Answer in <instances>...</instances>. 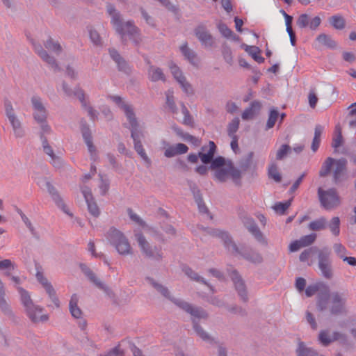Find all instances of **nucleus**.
<instances>
[{"instance_id": "nucleus-48", "label": "nucleus", "mask_w": 356, "mask_h": 356, "mask_svg": "<svg viewBox=\"0 0 356 356\" xmlns=\"http://www.w3.org/2000/svg\"><path fill=\"white\" fill-rule=\"evenodd\" d=\"M332 336L330 335L328 330H321L318 337L319 342L325 347L328 346L331 343Z\"/></svg>"}, {"instance_id": "nucleus-41", "label": "nucleus", "mask_w": 356, "mask_h": 356, "mask_svg": "<svg viewBox=\"0 0 356 356\" xmlns=\"http://www.w3.org/2000/svg\"><path fill=\"white\" fill-rule=\"evenodd\" d=\"M184 274L188 276L191 280L195 281L197 282L200 283H206V280L199 275L197 273L194 271L191 267L189 266H184L182 269Z\"/></svg>"}, {"instance_id": "nucleus-33", "label": "nucleus", "mask_w": 356, "mask_h": 356, "mask_svg": "<svg viewBox=\"0 0 356 356\" xmlns=\"http://www.w3.org/2000/svg\"><path fill=\"white\" fill-rule=\"evenodd\" d=\"M79 297L76 293H74L70 298L69 303V309L72 316L75 318H80L83 312L80 307L78 306Z\"/></svg>"}, {"instance_id": "nucleus-57", "label": "nucleus", "mask_w": 356, "mask_h": 356, "mask_svg": "<svg viewBox=\"0 0 356 356\" xmlns=\"http://www.w3.org/2000/svg\"><path fill=\"white\" fill-rule=\"evenodd\" d=\"M217 27L222 35L226 38H229L233 35V31L225 23H219Z\"/></svg>"}, {"instance_id": "nucleus-56", "label": "nucleus", "mask_w": 356, "mask_h": 356, "mask_svg": "<svg viewBox=\"0 0 356 356\" xmlns=\"http://www.w3.org/2000/svg\"><path fill=\"white\" fill-rule=\"evenodd\" d=\"M139 10L141 13L142 17L145 20L146 23L151 27L155 28L156 26V24L154 18L149 15L148 13L143 7H140Z\"/></svg>"}, {"instance_id": "nucleus-31", "label": "nucleus", "mask_w": 356, "mask_h": 356, "mask_svg": "<svg viewBox=\"0 0 356 356\" xmlns=\"http://www.w3.org/2000/svg\"><path fill=\"white\" fill-rule=\"evenodd\" d=\"M188 147L183 143H178L176 145L168 147L165 152L164 156L167 158H171L178 154H185L188 152Z\"/></svg>"}, {"instance_id": "nucleus-27", "label": "nucleus", "mask_w": 356, "mask_h": 356, "mask_svg": "<svg viewBox=\"0 0 356 356\" xmlns=\"http://www.w3.org/2000/svg\"><path fill=\"white\" fill-rule=\"evenodd\" d=\"M46 187L55 204L60 208L64 213L72 216V214L70 213L69 209L56 188L49 181H47Z\"/></svg>"}, {"instance_id": "nucleus-30", "label": "nucleus", "mask_w": 356, "mask_h": 356, "mask_svg": "<svg viewBox=\"0 0 356 356\" xmlns=\"http://www.w3.org/2000/svg\"><path fill=\"white\" fill-rule=\"evenodd\" d=\"M108 98L124 112L127 118L135 114L132 106L124 102L121 97L118 95H109Z\"/></svg>"}, {"instance_id": "nucleus-4", "label": "nucleus", "mask_w": 356, "mask_h": 356, "mask_svg": "<svg viewBox=\"0 0 356 356\" xmlns=\"http://www.w3.org/2000/svg\"><path fill=\"white\" fill-rule=\"evenodd\" d=\"M217 147L213 141H209V146H202V151L199 152V156L204 164L211 163V170H218L226 165L225 159L222 156L214 159Z\"/></svg>"}, {"instance_id": "nucleus-46", "label": "nucleus", "mask_w": 356, "mask_h": 356, "mask_svg": "<svg viewBox=\"0 0 356 356\" xmlns=\"http://www.w3.org/2000/svg\"><path fill=\"white\" fill-rule=\"evenodd\" d=\"M319 252H321V249H319L316 246H313L309 248H307L300 254V260L301 261H306L311 256H313L314 254H317V256L318 257Z\"/></svg>"}, {"instance_id": "nucleus-54", "label": "nucleus", "mask_w": 356, "mask_h": 356, "mask_svg": "<svg viewBox=\"0 0 356 356\" xmlns=\"http://www.w3.org/2000/svg\"><path fill=\"white\" fill-rule=\"evenodd\" d=\"M292 198L285 202H277L273 206V209L276 213L284 214L286 209L291 206Z\"/></svg>"}, {"instance_id": "nucleus-40", "label": "nucleus", "mask_w": 356, "mask_h": 356, "mask_svg": "<svg viewBox=\"0 0 356 356\" xmlns=\"http://www.w3.org/2000/svg\"><path fill=\"white\" fill-rule=\"evenodd\" d=\"M44 45L46 49L54 52L56 55H59L63 51L60 43L54 41L51 37L44 42Z\"/></svg>"}, {"instance_id": "nucleus-51", "label": "nucleus", "mask_w": 356, "mask_h": 356, "mask_svg": "<svg viewBox=\"0 0 356 356\" xmlns=\"http://www.w3.org/2000/svg\"><path fill=\"white\" fill-rule=\"evenodd\" d=\"M328 227L330 229L331 232L334 236H338L340 233V219L339 217L335 216L333 217L330 223L328 224Z\"/></svg>"}, {"instance_id": "nucleus-20", "label": "nucleus", "mask_w": 356, "mask_h": 356, "mask_svg": "<svg viewBox=\"0 0 356 356\" xmlns=\"http://www.w3.org/2000/svg\"><path fill=\"white\" fill-rule=\"evenodd\" d=\"M81 131L84 142L86 143L88 147V149L90 152V159L94 161H97L99 159L98 152L97 151L96 147L92 143V137L91 135L90 129L86 122L81 124Z\"/></svg>"}, {"instance_id": "nucleus-42", "label": "nucleus", "mask_w": 356, "mask_h": 356, "mask_svg": "<svg viewBox=\"0 0 356 356\" xmlns=\"http://www.w3.org/2000/svg\"><path fill=\"white\" fill-rule=\"evenodd\" d=\"M327 220L325 217H321L320 218L311 222L309 224V229L312 231H320L325 229L327 227Z\"/></svg>"}, {"instance_id": "nucleus-50", "label": "nucleus", "mask_w": 356, "mask_h": 356, "mask_svg": "<svg viewBox=\"0 0 356 356\" xmlns=\"http://www.w3.org/2000/svg\"><path fill=\"white\" fill-rule=\"evenodd\" d=\"M240 120L238 118H234L227 126V134L231 137L237 136L235 134L239 128Z\"/></svg>"}, {"instance_id": "nucleus-36", "label": "nucleus", "mask_w": 356, "mask_h": 356, "mask_svg": "<svg viewBox=\"0 0 356 356\" xmlns=\"http://www.w3.org/2000/svg\"><path fill=\"white\" fill-rule=\"evenodd\" d=\"M253 156H254V152H250L245 156L242 158L238 161V165L239 168H238V169L241 171V173L245 172L250 169V168L252 163Z\"/></svg>"}, {"instance_id": "nucleus-49", "label": "nucleus", "mask_w": 356, "mask_h": 356, "mask_svg": "<svg viewBox=\"0 0 356 356\" xmlns=\"http://www.w3.org/2000/svg\"><path fill=\"white\" fill-rule=\"evenodd\" d=\"M181 107V111L184 114V120H183V124L187 126L193 127V119L191 115L190 114L189 111L185 106V104L183 102L180 103Z\"/></svg>"}, {"instance_id": "nucleus-5", "label": "nucleus", "mask_w": 356, "mask_h": 356, "mask_svg": "<svg viewBox=\"0 0 356 356\" xmlns=\"http://www.w3.org/2000/svg\"><path fill=\"white\" fill-rule=\"evenodd\" d=\"M18 291L20 293L21 301L23 306L25 308L26 315L31 321V322L33 323H37L40 321H47L49 318L47 315H41L40 317H38L36 316L37 312H42V308L33 304L28 291H26L22 287L18 288Z\"/></svg>"}, {"instance_id": "nucleus-8", "label": "nucleus", "mask_w": 356, "mask_h": 356, "mask_svg": "<svg viewBox=\"0 0 356 356\" xmlns=\"http://www.w3.org/2000/svg\"><path fill=\"white\" fill-rule=\"evenodd\" d=\"M5 114L11 125L13 134L17 138H24L26 135L23 124L15 113L12 102L6 99L4 100Z\"/></svg>"}, {"instance_id": "nucleus-53", "label": "nucleus", "mask_w": 356, "mask_h": 356, "mask_svg": "<svg viewBox=\"0 0 356 356\" xmlns=\"http://www.w3.org/2000/svg\"><path fill=\"white\" fill-rule=\"evenodd\" d=\"M268 177L273 179L276 182H280L282 176L278 172L277 166L275 163H273L268 168Z\"/></svg>"}, {"instance_id": "nucleus-3", "label": "nucleus", "mask_w": 356, "mask_h": 356, "mask_svg": "<svg viewBox=\"0 0 356 356\" xmlns=\"http://www.w3.org/2000/svg\"><path fill=\"white\" fill-rule=\"evenodd\" d=\"M347 163V160L344 158L336 160L332 157H327L322 163L318 175L321 177H326L333 170L332 181L335 184H339L346 179Z\"/></svg>"}, {"instance_id": "nucleus-63", "label": "nucleus", "mask_w": 356, "mask_h": 356, "mask_svg": "<svg viewBox=\"0 0 356 356\" xmlns=\"http://www.w3.org/2000/svg\"><path fill=\"white\" fill-rule=\"evenodd\" d=\"M316 238V234H311L309 235H306L302 236L300 240L302 243V247L308 246L312 244Z\"/></svg>"}, {"instance_id": "nucleus-15", "label": "nucleus", "mask_w": 356, "mask_h": 356, "mask_svg": "<svg viewBox=\"0 0 356 356\" xmlns=\"http://www.w3.org/2000/svg\"><path fill=\"white\" fill-rule=\"evenodd\" d=\"M229 275L240 299L243 302H247L249 298L245 281L236 269H232Z\"/></svg>"}, {"instance_id": "nucleus-17", "label": "nucleus", "mask_w": 356, "mask_h": 356, "mask_svg": "<svg viewBox=\"0 0 356 356\" xmlns=\"http://www.w3.org/2000/svg\"><path fill=\"white\" fill-rule=\"evenodd\" d=\"M207 233L212 236L219 238L223 242L225 247L229 251L231 248L237 251V245L233 241L229 232L219 229H205Z\"/></svg>"}, {"instance_id": "nucleus-21", "label": "nucleus", "mask_w": 356, "mask_h": 356, "mask_svg": "<svg viewBox=\"0 0 356 356\" xmlns=\"http://www.w3.org/2000/svg\"><path fill=\"white\" fill-rule=\"evenodd\" d=\"M321 23V19L318 16L311 17L308 14H301L296 20V24L300 29L309 27L312 31H316Z\"/></svg>"}, {"instance_id": "nucleus-32", "label": "nucleus", "mask_w": 356, "mask_h": 356, "mask_svg": "<svg viewBox=\"0 0 356 356\" xmlns=\"http://www.w3.org/2000/svg\"><path fill=\"white\" fill-rule=\"evenodd\" d=\"M180 51L184 58L193 65H197V58L196 53L188 46L186 42L180 47Z\"/></svg>"}, {"instance_id": "nucleus-1", "label": "nucleus", "mask_w": 356, "mask_h": 356, "mask_svg": "<svg viewBox=\"0 0 356 356\" xmlns=\"http://www.w3.org/2000/svg\"><path fill=\"white\" fill-rule=\"evenodd\" d=\"M317 295L316 307L318 311L329 309L331 315L339 316L346 312V298L344 293L337 291L330 293L329 287Z\"/></svg>"}, {"instance_id": "nucleus-35", "label": "nucleus", "mask_w": 356, "mask_h": 356, "mask_svg": "<svg viewBox=\"0 0 356 356\" xmlns=\"http://www.w3.org/2000/svg\"><path fill=\"white\" fill-rule=\"evenodd\" d=\"M316 40L323 44V46L329 48V49H336L337 47V43L334 41L332 37L325 33H321L318 35L316 38Z\"/></svg>"}, {"instance_id": "nucleus-61", "label": "nucleus", "mask_w": 356, "mask_h": 356, "mask_svg": "<svg viewBox=\"0 0 356 356\" xmlns=\"http://www.w3.org/2000/svg\"><path fill=\"white\" fill-rule=\"evenodd\" d=\"M134 149L136 152L145 161H148V156L145 153V151L143 147L141 141L134 142Z\"/></svg>"}, {"instance_id": "nucleus-47", "label": "nucleus", "mask_w": 356, "mask_h": 356, "mask_svg": "<svg viewBox=\"0 0 356 356\" xmlns=\"http://www.w3.org/2000/svg\"><path fill=\"white\" fill-rule=\"evenodd\" d=\"M279 115H280V114H279V112L277 108H270V112H269L268 119L267 123H266V130L270 129L275 126V122H276Z\"/></svg>"}, {"instance_id": "nucleus-60", "label": "nucleus", "mask_w": 356, "mask_h": 356, "mask_svg": "<svg viewBox=\"0 0 356 356\" xmlns=\"http://www.w3.org/2000/svg\"><path fill=\"white\" fill-rule=\"evenodd\" d=\"M127 213L131 220L142 227H145L146 225L145 222L142 220L136 213H135L131 208L127 209Z\"/></svg>"}, {"instance_id": "nucleus-28", "label": "nucleus", "mask_w": 356, "mask_h": 356, "mask_svg": "<svg viewBox=\"0 0 356 356\" xmlns=\"http://www.w3.org/2000/svg\"><path fill=\"white\" fill-rule=\"evenodd\" d=\"M147 63L149 65L147 69V77L149 80L152 82H156L159 81L165 82L166 81L165 76L161 68L152 65L149 60H147Z\"/></svg>"}, {"instance_id": "nucleus-10", "label": "nucleus", "mask_w": 356, "mask_h": 356, "mask_svg": "<svg viewBox=\"0 0 356 356\" xmlns=\"http://www.w3.org/2000/svg\"><path fill=\"white\" fill-rule=\"evenodd\" d=\"M230 177L233 182L238 186H241V171L234 167L232 163H229L225 166L220 168L214 172V177L221 183L225 182Z\"/></svg>"}, {"instance_id": "nucleus-2", "label": "nucleus", "mask_w": 356, "mask_h": 356, "mask_svg": "<svg viewBox=\"0 0 356 356\" xmlns=\"http://www.w3.org/2000/svg\"><path fill=\"white\" fill-rule=\"evenodd\" d=\"M176 305L191 316L193 328L199 337L209 343H215L214 339L203 329L197 321L198 319L207 320L209 318V314L206 310L181 299L176 302Z\"/></svg>"}, {"instance_id": "nucleus-23", "label": "nucleus", "mask_w": 356, "mask_h": 356, "mask_svg": "<svg viewBox=\"0 0 356 356\" xmlns=\"http://www.w3.org/2000/svg\"><path fill=\"white\" fill-rule=\"evenodd\" d=\"M194 33L197 38L205 47H211L213 45L214 39L204 25L197 26L195 29Z\"/></svg>"}, {"instance_id": "nucleus-6", "label": "nucleus", "mask_w": 356, "mask_h": 356, "mask_svg": "<svg viewBox=\"0 0 356 356\" xmlns=\"http://www.w3.org/2000/svg\"><path fill=\"white\" fill-rule=\"evenodd\" d=\"M318 197L321 206L327 211L336 209L342 203V199L335 188L324 190L319 187L318 188Z\"/></svg>"}, {"instance_id": "nucleus-9", "label": "nucleus", "mask_w": 356, "mask_h": 356, "mask_svg": "<svg viewBox=\"0 0 356 356\" xmlns=\"http://www.w3.org/2000/svg\"><path fill=\"white\" fill-rule=\"evenodd\" d=\"M134 235L143 254L146 258L155 261L162 260L163 257L161 246L152 245L141 232H136Z\"/></svg>"}, {"instance_id": "nucleus-11", "label": "nucleus", "mask_w": 356, "mask_h": 356, "mask_svg": "<svg viewBox=\"0 0 356 356\" xmlns=\"http://www.w3.org/2000/svg\"><path fill=\"white\" fill-rule=\"evenodd\" d=\"M331 250L328 247H324L321 249L318 257V266L322 275L330 280L333 277V269L331 260Z\"/></svg>"}, {"instance_id": "nucleus-58", "label": "nucleus", "mask_w": 356, "mask_h": 356, "mask_svg": "<svg viewBox=\"0 0 356 356\" xmlns=\"http://www.w3.org/2000/svg\"><path fill=\"white\" fill-rule=\"evenodd\" d=\"M90 38L92 42L97 46H102V38L99 33L95 29L89 30Z\"/></svg>"}, {"instance_id": "nucleus-37", "label": "nucleus", "mask_w": 356, "mask_h": 356, "mask_svg": "<svg viewBox=\"0 0 356 356\" xmlns=\"http://www.w3.org/2000/svg\"><path fill=\"white\" fill-rule=\"evenodd\" d=\"M42 143L44 152L49 155L52 161H54V165H56L58 162L60 164L59 158L54 154L53 149L49 145L47 138L46 137L42 136Z\"/></svg>"}, {"instance_id": "nucleus-59", "label": "nucleus", "mask_w": 356, "mask_h": 356, "mask_svg": "<svg viewBox=\"0 0 356 356\" xmlns=\"http://www.w3.org/2000/svg\"><path fill=\"white\" fill-rule=\"evenodd\" d=\"M333 248L334 252L339 258L343 259L346 257L347 250L341 243H334Z\"/></svg>"}, {"instance_id": "nucleus-13", "label": "nucleus", "mask_w": 356, "mask_h": 356, "mask_svg": "<svg viewBox=\"0 0 356 356\" xmlns=\"http://www.w3.org/2000/svg\"><path fill=\"white\" fill-rule=\"evenodd\" d=\"M106 10L108 15L111 17V24L113 25L115 30L118 34L121 36L123 43L126 44L125 31L124 29V22H122V18L120 13L118 11L115 6L111 3H107Z\"/></svg>"}, {"instance_id": "nucleus-25", "label": "nucleus", "mask_w": 356, "mask_h": 356, "mask_svg": "<svg viewBox=\"0 0 356 356\" xmlns=\"http://www.w3.org/2000/svg\"><path fill=\"white\" fill-rule=\"evenodd\" d=\"M124 29L125 35H128L135 45H139L142 41L140 31L139 28L134 24V22L129 20L124 22Z\"/></svg>"}, {"instance_id": "nucleus-52", "label": "nucleus", "mask_w": 356, "mask_h": 356, "mask_svg": "<svg viewBox=\"0 0 356 356\" xmlns=\"http://www.w3.org/2000/svg\"><path fill=\"white\" fill-rule=\"evenodd\" d=\"M222 54L227 63L229 65H232L233 63L232 49L226 43H224L222 45Z\"/></svg>"}, {"instance_id": "nucleus-38", "label": "nucleus", "mask_w": 356, "mask_h": 356, "mask_svg": "<svg viewBox=\"0 0 356 356\" xmlns=\"http://www.w3.org/2000/svg\"><path fill=\"white\" fill-rule=\"evenodd\" d=\"M245 51L248 52L255 61L259 63H262L264 62V58L259 55L261 52V50L259 47L256 46L248 45H245Z\"/></svg>"}, {"instance_id": "nucleus-7", "label": "nucleus", "mask_w": 356, "mask_h": 356, "mask_svg": "<svg viewBox=\"0 0 356 356\" xmlns=\"http://www.w3.org/2000/svg\"><path fill=\"white\" fill-rule=\"evenodd\" d=\"M108 238L120 254H132V248L128 239L120 231L113 227L111 228L108 232Z\"/></svg>"}, {"instance_id": "nucleus-19", "label": "nucleus", "mask_w": 356, "mask_h": 356, "mask_svg": "<svg viewBox=\"0 0 356 356\" xmlns=\"http://www.w3.org/2000/svg\"><path fill=\"white\" fill-rule=\"evenodd\" d=\"M187 183L191 193L193 195L194 200L197 204L199 211L202 213L208 214L210 219H213V216L209 213V209L204 204L201 191L197 184L190 180H188Z\"/></svg>"}, {"instance_id": "nucleus-45", "label": "nucleus", "mask_w": 356, "mask_h": 356, "mask_svg": "<svg viewBox=\"0 0 356 356\" xmlns=\"http://www.w3.org/2000/svg\"><path fill=\"white\" fill-rule=\"evenodd\" d=\"M330 24L336 29L341 30L346 26L345 19L341 15H333L329 19Z\"/></svg>"}, {"instance_id": "nucleus-12", "label": "nucleus", "mask_w": 356, "mask_h": 356, "mask_svg": "<svg viewBox=\"0 0 356 356\" xmlns=\"http://www.w3.org/2000/svg\"><path fill=\"white\" fill-rule=\"evenodd\" d=\"M79 268L91 283L99 289L102 290L109 298L115 299V294L113 291L106 284H104L86 264L81 263L79 264Z\"/></svg>"}, {"instance_id": "nucleus-29", "label": "nucleus", "mask_w": 356, "mask_h": 356, "mask_svg": "<svg viewBox=\"0 0 356 356\" xmlns=\"http://www.w3.org/2000/svg\"><path fill=\"white\" fill-rule=\"evenodd\" d=\"M131 126V137L133 138L134 142L141 141L142 138L144 137L143 131L139 129V124L136 118V115H133L127 118Z\"/></svg>"}, {"instance_id": "nucleus-43", "label": "nucleus", "mask_w": 356, "mask_h": 356, "mask_svg": "<svg viewBox=\"0 0 356 356\" xmlns=\"http://www.w3.org/2000/svg\"><path fill=\"white\" fill-rule=\"evenodd\" d=\"M45 289L47 293L48 294L49 298L53 302L56 307L59 308L60 307V301L58 298L56 296V291L54 288L53 287L52 284L51 283L46 284L45 286H43Z\"/></svg>"}, {"instance_id": "nucleus-26", "label": "nucleus", "mask_w": 356, "mask_h": 356, "mask_svg": "<svg viewBox=\"0 0 356 356\" xmlns=\"http://www.w3.org/2000/svg\"><path fill=\"white\" fill-rule=\"evenodd\" d=\"M108 52L111 58L116 63L118 70L129 74L131 72V67L119 52L115 49H109Z\"/></svg>"}, {"instance_id": "nucleus-44", "label": "nucleus", "mask_w": 356, "mask_h": 356, "mask_svg": "<svg viewBox=\"0 0 356 356\" xmlns=\"http://www.w3.org/2000/svg\"><path fill=\"white\" fill-rule=\"evenodd\" d=\"M41 59L49 65L54 72H57L62 70L56 58L53 56L50 55L48 52L42 56Z\"/></svg>"}, {"instance_id": "nucleus-34", "label": "nucleus", "mask_w": 356, "mask_h": 356, "mask_svg": "<svg viewBox=\"0 0 356 356\" xmlns=\"http://www.w3.org/2000/svg\"><path fill=\"white\" fill-rule=\"evenodd\" d=\"M165 106L168 108V111L173 114L178 113V108L175 103V99L174 97V92L172 90L169 89L165 92Z\"/></svg>"}, {"instance_id": "nucleus-24", "label": "nucleus", "mask_w": 356, "mask_h": 356, "mask_svg": "<svg viewBox=\"0 0 356 356\" xmlns=\"http://www.w3.org/2000/svg\"><path fill=\"white\" fill-rule=\"evenodd\" d=\"M145 280L155 289L158 293H159L162 296L165 298L169 300L172 303L176 305V302L179 301V299L174 298L168 289V287L165 286L162 284L156 281L154 278L150 277H146Z\"/></svg>"}, {"instance_id": "nucleus-55", "label": "nucleus", "mask_w": 356, "mask_h": 356, "mask_svg": "<svg viewBox=\"0 0 356 356\" xmlns=\"http://www.w3.org/2000/svg\"><path fill=\"white\" fill-rule=\"evenodd\" d=\"M291 147L289 145H282L280 148L277 152L276 159L280 161L284 159L287 154L291 153Z\"/></svg>"}, {"instance_id": "nucleus-64", "label": "nucleus", "mask_w": 356, "mask_h": 356, "mask_svg": "<svg viewBox=\"0 0 356 356\" xmlns=\"http://www.w3.org/2000/svg\"><path fill=\"white\" fill-rule=\"evenodd\" d=\"M100 179L99 189L101 191V194L102 195H105L109 189V182L107 179H104L103 178V175L102 174L99 175Z\"/></svg>"}, {"instance_id": "nucleus-39", "label": "nucleus", "mask_w": 356, "mask_h": 356, "mask_svg": "<svg viewBox=\"0 0 356 356\" xmlns=\"http://www.w3.org/2000/svg\"><path fill=\"white\" fill-rule=\"evenodd\" d=\"M325 287L328 286L323 283H317L315 284L309 285L305 289V294L307 297H312L316 293L320 294L325 289Z\"/></svg>"}, {"instance_id": "nucleus-14", "label": "nucleus", "mask_w": 356, "mask_h": 356, "mask_svg": "<svg viewBox=\"0 0 356 356\" xmlns=\"http://www.w3.org/2000/svg\"><path fill=\"white\" fill-rule=\"evenodd\" d=\"M229 251L233 254L241 255L244 259L254 264H260L264 261L261 254L250 247L241 246L239 248L237 246V251L232 248Z\"/></svg>"}, {"instance_id": "nucleus-62", "label": "nucleus", "mask_w": 356, "mask_h": 356, "mask_svg": "<svg viewBox=\"0 0 356 356\" xmlns=\"http://www.w3.org/2000/svg\"><path fill=\"white\" fill-rule=\"evenodd\" d=\"M100 356H124V351L120 349V345H118L108 351L101 354Z\"/></svg>"}, {"instance_id": "nucleus-16", "label": "nucleus", "mask_w": 356, "mask_h": 356, "mask_svg": "<svg viewBox=\"0 0 356 356\" xmlns=\"http://www.w3.org/2000/svg\"><path fill=\"white\" fill-rule=\"evenodd\" d=\"M241 219L243 225L254 236L255 239L261 244L267 245V240L260 231L254 219L246 215L241 216Z\"/></svg>"}, {"instance_id": "nucleus-22", "label": "nucleus", "mask_w": 356, "mask_h": 356, "mask_svg": "<svg viewBox=\"0 0 356 356\" xmlns=\"http://www.w3.org/2000/svg\"><path fill=\"white\" fill-rule=\"evenodd\" d=\"M81 192L87 203L88 212L92 216L97 218L100 214V209L92 196L90 188L83 186L81 188Z\"/></svg>"}, {"instance_id": "nucleus-18", "label": "nucleus", "mask_w": 356, "mask_h": 356, "mask_svg": "<svg viewBox=\"0 0 356 356\" xmlns=\"http://www.w3.org/2000/svg\"><path fill=\"white\" fill-rule=\"evenodd\" d=\"M31 102L34 110L33 113L34 120L38 123L47 120V111L42 103V99L38 96L34 95L31 97Z\"/></svg>"}]
</instances>
